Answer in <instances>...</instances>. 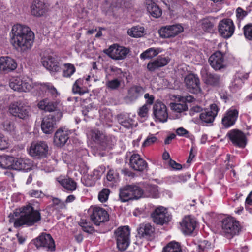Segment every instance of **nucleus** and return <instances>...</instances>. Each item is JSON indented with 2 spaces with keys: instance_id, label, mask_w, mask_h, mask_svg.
I'll use <instances>...</instances> for the list:
<instances>
[{
  "instance_id": "2",
  "label": "nucleus",
  "mask_w": 252,
  "mask_h": 252,
  "mask_svg": "<svg viewBox=\"0 0 252 252\" xmlns=\"http://www.w3.org/2000/svg\"><path fill=\"white\" fill-rule=\"evenodd\" d=\"M9 220H40L39 210H35L30 204L16 209L8 215Z\"/></svg>"
},
{
  "instance_id": "4",
  "label": "nucleus",
  "mask_w": 252,
  "mask_h": 252,
  "mask_svg": "<svg viewBox=\"0 0 252 252\" xmlns=\"http://www.w3.org/2000/svg\"><path fill=\"white\" fill-rule=\"evenodd\" d=\"M63 114L61 111H58L56 115L49 114L45 117L41 124L42 131L46 134H51L56 127V123L62 117Z\"/></svg>"
},
{
  "instance_id": "64",
  "label": "nucleus",
  "mask_w": 252,
  "mask_h": 252,
  "mask_svg": "<svg viewBox=\"0 0 252 252\" xmlns=\"http://www.w3.org/2000/svg\"><path fill=\"white\" fill-rule=\"evenodd\" d=\"M52 202L54 206H57L60 208H63L65 206L64 202L58 198H53Z\"/></svg>"
},
{
  "instance_id": "7",
  "label": "nucleus",
  "mask_w": 252,
  "mask_h": 252,
  "mask_svg": "<svg viewBox=\"0 0 252 252\" xmlns=\"http://www.w3.org/2000/svg\"><path fill=\"white\" fill-rule=\"evenodd\" d=\"M153 114L156 121L164 123L167 121L168 114L166 105L157 100L153 107Z\"/></svg>"
},
{
  "instance_id": "15",
  "label": "nucleus",
  "mask_w": 252,
  "mask_h": 252,
  "mask_svg": "<svg viewBox=\"0 0 252 252\" xmlns=\"http://www.w3.org/2000/svg\"><path fill=\"white\" fill-rule=\"evenodd\" d=\"M9 85L12 89L18 92H29L32 89V86L30 83L19 77L12 78Z\"/></svg>"
},
{
  "instance_id": "20",
  "label": "nucleus",
  "mask_w": 252,
  "mask_h": 252,
  "mask_svg": "<svg viewBox=\"0 0 252 252\" xmlns=\"http://www.w3.org/2000/svg\"><path fill=\"white\" fill-rule=\"evenodd\" d=\"M201 76L202 80L207 85L218 87L221 84V77L218 74L211 73L204 70L201 71Z\"/></svg>"
},
{
  "instance_id": "47",
  "label": "nucleus",
  "mask_w": 252,
  "mask_h": 252,
  "mask_svg": "<svg viewBox=\"0 0 252 252\" xmlns=\"http://www.w3.org/2000/svg\"><path fill=\"white\" fill-rule=\"evenodd\" d=\"M100 118L107 124L113 121V115L109 109L107 108L103 109L100 111Z\"/></svg>"
},
{
  "instance_id": "29",
  "label": "nucleus",
  "mask_w": 252,
  "mask_h": 252,
  "mask_svg": "<svg viewBox=\"0 0 252 252\" xmlns=\"http://www.w3.org/2000/svg\"><path fill=\"white\" fill-rule=\"evenodd\" d=\"M14 160L13 169L28 171L32 169V162L28 158H14Z\"/></svg>"
},
{
  "instance_id": "34",
  "label": "nucleus",
  "mask_w": 252,
  "mask_h": 252,
  "mask_svg": "<svg viewBox=\"0 0 252 252\" xmlns=\"http://www.w3.org/2000/svg\"><path fill=\"white\" fill-rule=\"evenodd\" d=\"M180 224L182 231L186 235L191 234L196 227V221H181Z\"/></svg>"
},
{
  "instance_id": "36",
  "label": "nucleus",
  "mask_w": 252,
  "mask_h": 252,
  "mask_svg": "<svg viewBox=\"0 0 252 252\" xmlns=\"http://www.w3.org/2000/svg\"><path fill=\"white\" fill-rule=\"evenodd\" d=\"M14 158L8 156H0V166L3 169H13Z\"/></svg>"
},
{
  "instance_id": "43",
  "label": "nucleus",
  "mask_w": 252,
  "mask_h": 252,
  "mask_svg": "<svg viewBox=\"0 0 252 252\" xmlns=\"http://www.w3.org/2000/svg\"><path fill=\"white\" fill-rule=\"evenodd\" d=\"M162 252H182V249L179 243L173 241L163 248Z\"/></svg>"
},
{
  "instance_id": "24",
  "label": "nucleus",
  "mask_w": 252,
  "mask_h": 252,
  "mask_svg": "<svg viewBox=\"0 0 252 252\" xmlns=\"http://www.w3.org/2000/svg\"><path fill=\"white\" fill-rule=\"evenodd\" d=\"M42 65L48 70L51 72H58L60 67L56 59L50 55L44 56L41 58Z\"/></svg>"
},
{
  "instance_id": "26",
  "label": "nucleus",
  "mask_w": 252,
  "mask_h": 252,
  "mask_svg": "<svg viewBox=\"0 0 252 252\" xmlns=\"http://www.w3.org/2000/svg\"><path fill=\"white\" fill-rule=\"evenodd\" d=\"M239 221H221L223 232L230 235H235L239 232L240 226Z\"/></svg>"
},
{
  "instance_id": "27",
  "label": "nucleus",
  "mask_w": 252,
  "mask_h": 252,
  "mask_svg": "<svg viewBox=\"0 0 252 252\" xmlns=\"http://www.w3.org/2000/svg\"><path fill=\"white\" fill-rule=\"evenodd\" d=\"M110 215L104 208L95 207L93 208L90 217L92 220H109Z\"/></svg>"
},
{
  "instance_id": "8",
  "label": "nucleus",
  "mask_w": 252,
  "mask_h": 252,
  "mask_svg": "<svg viewBox=\"0 0 252 252\" xmlns=\"http://www.w3.org/2000/svg\"><path fill=\"white\" fill-rule=\"evenodd\" d=\"M235 30V26L232 20L230 19H224L219 24V32L222 37L227 39L232 36Z\"/></svg>"
},
{
  "instance_id": "3",
  "label": "nucleus",
  "mask_w": 252,
  "mask_h": 252,
  "mask_svg": "<svg viewBox=\"0 0 252 252\" xmlns=\"http://www.w3.org/2000/svg\"><path fill=\"white\" fill-rule=\"evenodd\" d=\"M9 110L13 116L24 120L29 119L31 116L30 107L21 100L11 104L9 106Z\"/></svg>"
},
{
  "instance_id": "25",
  "label": "nucleus",
  "mask_w": 252,
  "mask_h": 252,
  "mask_svg": "<svg viewBox=\"0 0 252 252\" xmlns=\"http://www.w3.org/2000/svg\"><path fill=\"white\" fill-rule=\"evenodd\" d=\"M31 11L32 15L40 17L47 11V7L42 0H34L31 5Z\"/></svg>"
},
{
  "instance_id": "12",
  "label": "nucleus",
  "mask_w": 252,
  "mask_h": 252,
  "mask_svg": "<svg viewBox=\"0 0 252 252\" xmlns=\"http://www.w3.org/2000/svg\"><path fill=\"white\" fill-rule=\"evenodd\" d=\"M184 83L189 92L198 94L200 92V80L197 75L192 73L187 75L184 79Z\"/></svg>"
},
{
  "instance_id": "1",
  "label": "nucleus",
  "mask_w": 252,
  "mask_h": 252,
  "mask_svg": "<svg viewBox=\"0 0 252 252\" xmlns=\"http://www.w3.org/2000/svg\"><path fill=\"white\" fill-rule=\"evenodd\" d=\"M10 37V43L13 47L24 52L32 48L34 34L29 27L17 24L12 27Z\"/></svg>"
},
{
  "instance_id": "23",
  "label": "nucleus",
  "mask_w": 252,
  "mask_h": 252,
  "mask_svg": "<svg viewBox=\"0 0 252 252\" xmlns=\"http://www.w3.org/2000/svg\"><path fill=\"white\" fill-rule=\"evenodd\" d=\"M71 134L70 130L63 128L58 129L54 135V142L58 147L64 145L69 139V135Z\"/></svg>"
},
{
  "instance_id": "39",
  "label": "nucleus",
  "mask_w": 252,
  "mask_h": 252,
  "mask_svg": "<svg viewBox=\"0 0 252 252\" xmlns=\"http://www.w3.org/2000/svg\"><path fill=\"white\" fill-rule=\"evenodd\" d=\"M89 135L93 141L98 143L103 142L105 138V135L100 130L96 129L91 130Z\"/></svg>"
},
{
  "instance_id": "55",
  "label": "nucleus",
  "mask_w": 252,
  "mask_h": 252,
  "mask_svg": "<svg viewBox=\"0 0 252 252\" xmlns=\"http://www.w3.org/2000/svg\"><path fill=\"white\" fill-rule=\"evenodd\" d=\"M84 184L88 187L93 186L95 185L96 180L92 175H87L84 177Z\"/></svg>"
},
{
  "instance_id": "22",
  "label": "nucleus",
  "mask_w": 252,
  "mask_h": 252,
  "mask_svg": "<svg viewBox=\"0 0 252 252\" xmlns=\"http://www.w3.org/2000/svg\"><path fill=\"white\" fill-rule=\"evenodd\" d=\"M170 61V59L168 57L158 56L157 59L148 63L147 68L150 72H154L159 68L166 66Z\"/></svg>"
},
{
  "instance_id": "52",
  "label": "nucleus",
  "mask_w": 252,
  "mask_h": 252,
  "mask_svg": "<svg viewBox=\"0 0 252 252\" xmlns=\"http://www.w3.org/2000/svg\"><path fill=\"white\" fill-rule=\"evenodd\" d=\"M78 224L82 227L84 231L87 233H91L94 230L90 221H80Z\"/></svg>"
},
{
  "instance_id": "37",
  "label": "nucleus",
  "mask_w": 252,
  "mask_h": 252,
  "mask_svg": "<svg viewBox=\"0 0 252 252\" xmlns=\"http://www.w3.org/2000/svg\"><path fill=\"white\" fill-rule=\"evenodd\" d=\"M147 9L150 14L155 18H158L162 14L161 10L153 2L151 1L147 4Z\"/></svg>"
},
{
  "instance_id": "57",
  "label": "nucleus",
  "mask_w": 252,
  "mask_h": 252,
  "mask_svg": "<svg viewBox=\"0 0 252 252\" xmlns=\"http://www.w3.org/2000/svg\"><path fill=\"white\" fill-rule=\"evenodd\" d=\"M178 101L179 102H184L186 104L187 102H192L195 100V98L191 95L186 96H178L177 97Z\"/></svg>"
},
{
  "instance_id": "54",
  "label": "nucleus",
  "mask_w": 252,
  "mask_h": 252,
  "mask_svg": "<svg viewBox=\"0 0 252 252\" xmlns=\"http://www.w3.org/2000/svg\"><path fill=\"white\" fill-rule=\"evenodd\" d=\"M120 81L118 79H115L106 82V86L111 90L117 89L120 86Z\"/></svg>"
},
{
  "instance_id": "31",
  "label": "nucleus",
  "mask_w": 252,
  "mask_h": 252,
  "mask_svg": "<svg viewBox=\"0 0 252 252\" xmlns=\"http://www.w3.org/2000/svg\"><path fill=\"white\" fill-rule=\"evenodd\" d=\"M145 92L144 88L140 86L135 85L130 87L128 91V94L126 98L130 102L136 100Z\"/></svg>"
},
{
  "instance_id": "50",
  "label": "nucleus",
  "mask_w": 252,
  "mask_h": 252,
  "mask_svg": "<svg viewBox=\"0 0 252 252\" xmlns=\"http://www.w3.org/2000/svg\"><path fill=\"white\" fill-rule=\"evenodd\" d=\"M214 26V23L210 20L204 19L202 20V28L204 31L211 32L213 31Z\"/></svg>"
},
{
  "instance_id": "56",
  "label": "nucleus",
  "mask_w": 252,
  "mask_h": 252,
  "mask_svg": "<svg viewBox=\"0 0 252 252\" xmlns=\"http://www.w3.org/2000/svg\"><path fill=\"white\" fill-rule=\"evenodd\" d=\"M3 130L7 132H14L15 131V127L14 124L10 121H5L2 124Z\"/></svg>"
},
{
  "instance_id": "18",
  "label": "nucleus",
  "mask_w": 252,
  "mask_h": 252,
  "mask_svg": "<svg viewBox=\"0 0 252 252\" xmlns=\"http://www.w3.org/2000/svg\"><path fill=\"white\" fill-rule=\"evenodd\" d=\"M17 66L15 61L9 57L0 58V73H7L14 70Z\"/></svg>"
},
{
  "instance_id": "48",
  "label": "nucleus",
  "mask_w": 252,
  "mask_h": 252,
  "mask_svg": "<svg viewBox=\"0 0 252 252\" xmlns=\"http://www.w3.org/2000/svg\"><path fill=\"white\" fill-rule=\"evenodd\" d=\"M177 103H171V109L176 112L181 113L187 111L188 109V106L184 102H179L177 101Z\"/></svg>"
},
{
  "instance_id": "58",
  "label": "nucleus",
  "mask_w": 252,
  "mask_h": 252,
  "mask_svg": "<svg viewBox=\"0 0 252 252\" xmlns=\"http://www.w3.org/2000/svg\"><path fill=\"white\" fill-rule=\"evenodd\" d=\"M8 147V141L6 137L0 133V150H4Z\"/></svg>"
},
{
  "instance_id": "13",
  "label": "nucleus",
  "mask_w": 252,
  "mask_h": 252,
  "mask_svg": "<svg viewBox=\"0 0 252 252\" xmlns=\"http://www.w3.org/2000/svg\"><path fill=\"white\" fill-rule=\"evenodd\" d=\"M183 31V27L179 24H176L162 27L158 32L161 37L169 38L174 37Z\"/></svg>"
},
{
  "instance_id": "14",
  "label": "nucleus",
  "mask_w": 252,
  "mask_h": 252,
  "mask_svg": "<svg viewBox=\"0 0 252 252\" xmlns=\"http://www.w3.org/2000/svg\"><path fill=\"white\" fill-rule=\"evenodd\" d=\"M34 243L37 248L43 247L47 248L51 252L55 250L54 241L49 234L42 233L34 240Z\"/></svg>"
},
{
  "instance_id": "10",
  "label": "nucleus",
  "mask_w": 252,
  "mask_h": 252,
  "mask_svg": "<svg viewBox=\"0 0 252 252\" xmlns=\"http://www.w3.org/2000/svg\"><path fill=\"white\" fill-rule=\"evenodd\" d=\"M209 63L211 66L216 71L225 68L226 63L224 60V54L220 51L212 54L209 58Z\"/></svg>"
},
{
  "instance_id": "30",
  "label": "nucleus",
  "mask_w": 252,
  "mask_h": 252,
  "mask_svg": "<svg viewBox=\"0 0 252 252\" xmlns=\"http://www.w3.org/2000/svg\"><path fill=\"white\" fill-rule=\"evenodd\" d=\"M138 236L139 238H144L149 239L153 237L155 228L149 223L141 224L137 229Z\"/></svg>"
},
{
  "instance_id": "53",
  "label": "nucleus",
  "mask_w": 252,
  "mask_h": 252,
  "mask_svg": "<svg viewBox=\"0 0 252 252\" xmlns=\"http://www.w3.org/2000/svg\"><path fill=\"white\" fill-rule=\"evenodd\" d=\"M110 190L108 189L104 188L102 190L100 191L98 194V199L101 202H106L108 198V196L110 194Z\"/></svg>"
},
{
  "instance_id": "42",
  "label": "nucleus",
  "mask_w": 252,
  "mask_h": 252,
  "mask_svg": "<svg viewBox=\"0 0 252 252\" xmlns=\"http://www.w3.org/2000/svg\"><path fill=\"white\" fill-rule=\"evenodd\" d=\"M62 76L63 77L69 78L76 71V68L74 65L71 63H64L62 68Z\"/></svg>"
},
{
  "instance_id": "38",
  "label": "nucleus",
  "mask_w": 252,
  "mask_h": 252,
  "mask_svg": "<svg viewBox=\"0 0 252 252\" xmlns=\"http://www.w3.org/2000/svg\"><path fill=\"white\" fill-rule=\"evenodd\" d=\"M129 187L132 200H137L143 196L144 191L139 186L131 185Z\"/></svg>"
},
{
  "instance_id": "51",
  "label": "nucleus",
  "mask_w": 252,
  "mask_h": 252,
  "mask_svg": "<svg viewBox=\"0 0 252 252\" xmlns=\"http://www.w3.org/2000/svg\"><path fill=\"white\" fill-rule=\"evenodd\" d=\"M243 30L245 37L247 40L252 41V24L249 23L245 25Z\"/></svg>"
},
{
  "instance_id": "63",
  "label": "nucleus",
  "mask_w": 252,
  "mask_h": 252,
  "mask_svg": "<svg viewBox=\"0 0 252 252\" xmlns=\"http://www.w3.org/2000/svg\"><path fill=\"white\" fill-rule=\"evenodd\" d=\"M28 194L32 197L40 198L42 195V192L38 190H31L29 192Z\"/></svg>"
},
{
  "instance_id": "62",
  "label": "nucleus",
  "mask_w": 252,
  "mask_h": 252,
  "mask_svg": "<svg viewBox=\"0 0 252 252\" xmlns=\"http://www.w3.org/2000/svg\"><path fill=\"white\" fill-rule=\"evenodd\" d=\"M144 98L146 99V103L147 106L148 105H152L154 103L155 97L153 95H150L149 94L146 93L144 94Z\"/></svg>"
},
{
  "instance_id": "21",
  "label": "nucleus",
  "mask_w": 252,
  "mask_h": 252,
  "mask_svg": "<svg viewBox=\"0 0 252 252\" xmlns=\"http://www.w3.org/2000/svg\"><path fill=\"white\" fill-rule=\"evenodd\" d=\"M219 108L216 104H212L209 109L204 110L200 114V120L206 123H212L217 115Z\"/></svg>"
},
{
  "instance_id": "40",
  "label": "nucleus",
  "mask_w": 252,
  "mask_h": 252,
  "mask_svg": "<svg viewBox=\"0 0 252 252\" xmlns=\"http://www.w3.org/2000/svg\"><path fill=\"white\" fill-rule=\"evenodd\" d=\"M144 32L143 27L136 26L132 27L127 30V34L132 37L138 38L143 36Z\"/></svg>"
},
{
  "instance_id": "59",
  "label": "nucleus",
  "mask_w": 252,
  "mask_h": 252,
  "mask_svg": "<svg viewBox=\"0 0 252 252\" xmlns=\"http://www.w3.org/2000/svg\"><path fill=\"white\" fill-rule=\"evenodd\" d=\"M236 17L240 20H243L247 15L248 12L241 7H238L236 10Z\"/></svg>"
},
{
  "instance_id": "41",
  "label": "nucleus",
  "mask_w": 252,
  "mask_h": 252,
  "mask_svg": "<svg viewBox=\"0 0 252 252\" xmlns=\"http://www.w3.org/2000/svg\"><path fill=\"white\" fill-rule=\"evenodd\" d=\"M130 189L129 185H127L120 189L119 198L122 202H125L132 200L131 195L130 194Z\"/></svg>"
},
{
  "instance_id": "45",
  "label": "nucleus",
  "mask_w": 252,
  "mask_h": 252,
  "mask_svg": "<svg viewBox=\"0 0 252 252\" xmlns=\"http://www.w3.org/2000/svg\"><path fill=\"white\" fill-rule=\"evenodd\" d=\"M40 88L43 91L50 93L53 97H56L58 95L57 89L50 83L41 84Z\"/></svg>"
},
{
  "instance_id": "33",
  "label": "nucleus",
  "mask_w": 252,
  "mask_h": 252,
  "mask_svg": "<svg viewBox=\"0 0 252 252\" xmlns=\"http://www.w3.org/2000/svg\"><path fill=\"white\" fill-rule=\"evenodd\" d=\"M144 197L158 198L159 197V190L158 187L156 185H147L143 195Z\"/></svg>"
},
{
  "instance_id": "44",
  "label": "nucleus",
  "mask_w": 252,
  "mask_h": 252,
  "mask_svg": "<svg viewBox=\"0 0 252 252\" xmlns=\"http://www.w3.org/2000/svg\"><path fill=\"white\" fill-rule=\"evenodd\" d=\"M117 118L119 123L124 127L126 128L132 127L134 122L132 119L129 117L124 118V115L122 114L118 115Z\"/></svg>"
},
{
  "instance_id": "32",
  "label": "nucleus",
  "mask_w": 252,
  "mask_h": 252,
  "mask_svg": "<svg viewBox=\"0 0 252 252\" xmlns=\"http://www.w3.org/2000/svg\"><path fill=\"white\" fill-rule=\"evenodd\" d=\"M57 181L66 189L70 191H74L76 189L77 183L71 178H63L59 177Z\"/></svg>"
},
{
  "instance_id": "6",
  "label": "nucleus",
  "mask_w": 252,
  "mask_h": 252,
  "mask_svg": "<svg viewBox=\"0 0 252 252\" xmlns=\"http://www.w3.org/2000/svg\"><path fill=\"white\" fill-rule=\"evenodd\" d=\"M48 150L47 142L43 141L33 142L30 147L29 154L37 158H44L47 156Z\"/></svg>"
},
{
  "instance_id": "11",
  "label": "nucleus",
  "mask_w": 252,
  "mask_h": 252,
  "mask_svg": "<svg viewBox=\"0 0 252 252\" xmlns=\"http://www.w3.org/2000/svg\"><path fill=\"white\" fill-rule=\"evenodd\" d=\"M129 52V50L123 46L113 45L106 49L105 53L111 58L119 60L125 59Z\"/></svg>"
},
{
  "instance_id": "5",
  "label": "nucleus",
  "mask_w": 252,
  "mask_h": 252,
  "mask_svg": "<svg viewBox=\"0 0 252 252\" xmlns=\"http://www.w3.org/2000/svg\"><path fill=\"white\" fill-rule=\"evenodd\" d=\"M117 248L120 251L125 250L129 244L130 230L127 226L120 227L115 231Z\"/></svg>"
},
{
  "instance_id": "16",
  "label": "nucleus",
  "mask_w": 252,
  "mask_h": 252,
  "mask_svg": "<svg viewBox=\"0 0 252 252\" xmlns=\"http://www.w3.org/2000/svg\"><path fill=\"white\" fill-rule=\"evenodd\" d=\"M239 115V111L234 108L228 109L224 114L222 120V126L228 128L235 125Z\"/></svg>"
},
{
  "instance_id": "61",
  "label": "nucleus",
  "mask_w": 252,
  "mask_h": 252,
  "mask_svg": "<svg viewBox=\"0 0 252 252\" xmlns=\"http://www.w3.org/2000/svg\"><path fill=\"white\" fill-rule=\"evenodd\" d=\"M149 108L146 104H144L139 109L138 115L141 117H145L147 116Z\"/></svg>"
},
{
  "instance_id": "35",
  "label": "nucleus",
  "mask_w": 252,
  "mask_h": 252,
  "mask_svg": "<svg viewBox=\"0 0 252 252\" xmlns=\"http://www.w3.org/2000/svg\"><path fill=\"white\" fill-rule=\"evenodd\" d=\"M161 52L162 50L160 48L151 47L142 52L140 54V57L142 60L150 59L157 56Z\"/></svg>"
},
{
  "instance_id": "46",
  "label": "nucleus",
  "mask_w": 252,
  "mask_h": 252,
  "mask_svg": "<svg viewBox=\"0 0 252 252\" xmlns=\"http://www.w3.org/2000/svg\"><path fill=\"white\" fill-rule=\"evenodd\" d=\"M205 219L214 220H232V218L226 217L225 215L220 214L217 215L214 213H207L205 215Z\"/></svg>"
},
{
  "instance_id": "17",
  "label": "nucleus",
  "mask_w": 252,
  "mask_h": 252,
  "mask_svg": "<svg viewBox=\"0 0 252 252\" xmlns=\"http://www.w3.org/2000/svg\"><path fill=\"white\" fill-rule=\"evenodd\" d=\"M151 217L153 220H171L172 219L168 209L162 206L156 207L151 213Z\"/></svg>"
},
{
  "instance_id": "9",
  "label": "nucleus",
  "mask_w": 252,
  "mask_h": 252,
  "mask_svg": "<svg viewBox=\"0 0 252 252\" xmlns=\"http://www.w3.org/2000/svg\"><path fill=\"white\" fill-rule=\"evenodd\" d=\"M226 136L235 146L244 148L247 143L246 137L241 130L234 129L230 130Z\"/></svg>"
},
{
  "instance_id": "19",
  "label": "nucleus",
  "mask_w": 252,
  "mask_h": 252,
  "mask_svg": "<svg viewBox=\"0 0 252 252\" xmlns=\"http://www.w3.org/2000/svg\"><path fill=\"white\" fill-rule=\"evenodd\" d=\"M130 166L134 170L142 172L148 168L147 162L139 154H133L130 158Z\"/></svg>"
},
{
  "instance_id": "60",
  "label": "nucleus",
  "mask_w": 252,
  "mask_h": 252,
  "mask_svg": "<svg viewBox=\"0 0 252 252\" xmlns=\"http://www.w3.org/2000/svg\"><path fill=\"white\" fill-rule=\"evenodd\" d=\"M157 140V137L154 136L153 135H151L147 137L146 140L143 142V146L146 147L150 145L151 144L155 142Z\"/></svg>"
},
{
  "instance_id": "28",
  "label": "nucleus",
  "mask_w": 252,
  "mask_h": 252,
  "mask_svg": "<svg viewBox=\"0 0 252 252\" xmlns=\"http://www.w3.org/2000/svg\"><path fill=\"white\" fill-rule=\"evenodd\" d=\"M37 106L41 109L48 112H54L52 114L56 115L58 111H61L58 108V103L56 102L50 101L48 98L40 101Z\"/></svg>"
},
{
  "instance_id": "49",
  "label": "nucleus",
  "mask_w": 252,
  "mask_h": 252,
  "mask_svg": "<svg viewBox=\"0 0 252 252\" xmlns=\"http://www.w3.org/2000/svg\"><path fill=\"white\" fill-rule=\"evenodd\" d=\"M84 80L79 78L76 80L72 87V91L74 93H78L79 94H83L85 91L82 89V85Z\"/></svg>"
}]
</instances>
